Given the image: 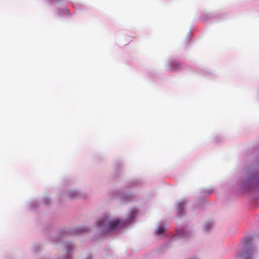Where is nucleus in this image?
<instances>
[{"label": "nucleus", "instance_id": "f03ea898", "mask_svg": "<svg viewBox=\"0 0 259 259\" xmlns=\"http://www.w3.org/2000/svg\"><path fill=\"white\" fill-rule=\"evenodd\" d=\"M236 187L243 192L259 188V173L250 171L246 176L237 183Z\"/></svg>", "mask_w": 259, "mask_h": 259}, {"label": "nucleus", "instance_id": "4468645a", "mask_svg": "<svg viewBox=\"0 0 259 259\" xmlns=\"http://www.w3.org/2000/svg\"><path fill=\"white\" fill-rule=\"evenodd\" d=\"M42 201L46 204H49L51 202V199L48 197H45L42 199Z\"/></svg>", "mask_w": 259, "mask_h": 259}, {"label": "nucleus", "instance_id": "9b49d317", "mask_svg": "<svg viewBox=\"0 0 259 259\" xmlns=\"http://www.w3.org/2000/svg\"><path fill=\"white\" fill-rule=\"evenodd\" d=\"M88 230V228L85 226H81L76 229V233H80L86 232Z\"/></svg>", "mask_w": 259, "mask_h": 259}, {"label": "nucleus", "instance_id": "a211bd4d", "mask_svg": "<svg viewBox=\"0 0 259 259\" xmlns=\"http://www.w3.org/2000/svg\"><path fill=\"white\" fill-rule=\"evenodd\" d=\"M212 190H207V194H210L212 193Z\"/></svg>", "mask_w": 259, "mask_h": 259}, {"label": "nucleus", "instance_id": "0eeeda50", "mask_svg": "<svg viewBox=\"0 0 259 259\" xmlns=\"http://www.w3.org/2000/svg\"><path fill=\"white\" fill-rule=\"evenodd\" d=\"M73 249L74 246L72 243L67 242L64 246L65 254L63 255V259H70Z\"/></svg>", "mask_w": 259, "mask_h": 259}, {"label": "nucleus", "instance_id": "dca6fc26", "mask_svg": "<svg viewBox=\"0 0 259 259\" xmlns=\"http://www.w3.org/2000/svg\"><path fill=\"white\" fill-rule=\"evenodd\" d=\"M221 140H222V138L220 136H218L217 138H214L213 139V141L216 143L219 142L221 141Z\"/></svg>", "mask_w": 259, "mask_h": 259}, {"label": "nucleus", "instance_id": "412c9836", "mask_svg": "<svg viewBox=\"0 0 259 259\" xmlns=\"http://www.w3.org/2000/svg\"><path fill=\"white\" fill-rule=\"evenodd\" d=\"M35 203L34 201H31V202H30V205H33V203Z\"/></svg>", "mask_w": 259, "mask_h": 259}, {"label": "nucleus", "instance_id": "f3484780", "mask_svg": "<svg viewBox=\"0 0 259 259\" xmlns=\"http://www.w3.org/2000/svg\"><path fill=\"white\" fill-rule=\"evenodd\" d=\"M120 193V191L119 190H115L114 192V195H116V194H118Z\"/></svg>", "mask_w": 259, "mask_h": 259}, {"label": "nucleus", "instance_id": "aec40b11", "mask_svg": "<svg viewBox=\"0 0 259 259\" xmlns=\"http://www.w3.org/2000/svg\"><path fill=\"white\" fill-rule=\"evenodd\" d=\"M46 1H47V2H51V1H50V0H46ZM55 1H56L57 2H60V0H55Z\"/></svg>", "mask_w": 259, "mask_h": 259}, {"label": "nucleus", "instance_id": "ddd939ff", "mask_svg": "<svg viewBox=\"0 0 259 259\" xmlns=\"http://www.w3.org/2000/svg\"><path fill=\"white\" fill-rule=\"evenodd\" d=\"M69 14V10L65 8L61 12H59V14L60 15H65Z\"/></svg>", "mask_w": 259, "mask_h": 259}, {"label": "nucleus", "instance_id": "6e6552de", "mask_svg": "<svg viewBox=\"0 0 259 259\" xmlns=\"http://www.w3.org/2000/svg\"><path fill=\"white\" fill-rule=\"evenodd\" d=\"M191 231L189 228L187 227L180 228L177 231L176 234L178 237H187L191 234Z\"/></svg>", "mask_w": 259, "mask_h": 259}, {"label": "nucleus", "instance_id": "7ed1b4c3", "mask_svg": "<svg viewBox=\"0 0 259 259\" xmlns=\"http://www.w3.org/2000/svg\"><path fill=\"white\" fill-rule=\"evenodd\" d=\"M256 250L252 245L244 246L237 259H255Z\"/></svg>", "mask_w": 259, "mask_h": 259}, {"label": "nucleus", "instance_id": "6ab92c4d", "mask_svg": "<svg viewBox=\"0 0 259 259\" xmlns=\"http://www.w3.org/2000/svg\"><path fill=\"white\" fill-rule=\"evenodd\" d=\"M85 259H94L92 256H89Z\"/></svg>", "mask_w": 259, "mask_h": 259}, {"label": "nucleus", "instance_id": "423d86ee", "mask_svg": "<svg viewBox=\"0 0 259 259\" xmlns=\"http://www.w3.org/2000/svg\"><path fill=\"white\" fill-rule=\"evenodd\" d=\"M62 195L70 198H75L80 197L81 196V192L78 190L69 189L64 191Z\"/></svg>", "mask_w": 259, "mask_h": 259}, {"label": "nucleus", "instance_id": "39448f33", "mask_svg": "<svg viewBox=\"0 0 259 259\" xmlns=\"http://www.w3.org/2000/svg\"><path fill=\"white\" fill-rule=\"evenodd\" d=\"M167 227L165 224L159 223L156 226L154 232V236L158 239H162L166 236L165 232Z\"/></svg>", "mask_w": 259, "mask_h": 259}, {"label": "nucleus", "instance_id": "9d476101", "mask_svg": "<svg viewBox=\"0 0 259 259\" xmlns=\"http://www.w3.org/2000/svg\"><path fill=\"white\" fill-rule=\"evenodd\" d=\"M120 198L125 201H129L133 199L134 195L131 194H127L121 196Z\"/></svg>", "mask_w": 259, "mask_h": 259}, {"label": "nucleus", "instance_id": "1a4fd4ad", "mask_svg": "<svg viewBox=\"0 0 259 259\" xmlns=\"http://www.w3.org/2000/svg\"><path fill=\"white\" fill-rule=\"evenodd\" d=\"M186 205V202L185 200H182L179 201L176 205L177 212L179 214H181L182 211L185 208Z\"/></svg>", "mask_w": 259, "mask_h": 259}, {"label": "nucleus", "instance_id": "2eb2a0df", "mask_svg": "<svg viewBox=\"0 0 259 259\" xmlns=\"http://www.w3.org/2000/svg\"><path fill=\"white\" fill-rule=\"evenodd\" d=\"M208 14L206 13H204L202 15L201 19L203 20H205L206 19V17H208Z\"/></svg>", "mask_w": 259, "mask_h": 259}, {"label": "nucleus", "instance_id": "f8f14e48", "mask_svg": "<svg viewBox=\"0 0 259 259\" xmlns=\"http://www.w3.org/2000/svg\"><path fill=\"white\" fill-rule=\"evenodd\" d=\"M213 226V224L211 222H207L204 225L203 228L205 230H207L211 228Z\"/></svg>", "mask_w": 259, "mask_h": 259}, {"label": "nucleus", "instance_id": "f257e3e1", "mask_svg": "<svg viewBox=\"0 0 259 259\" xmlns=\"http://www.w3.org/2000/svg\"><path fill=\"white\" fill-rule=\"evenodd\" d=\"M138 209L133 208L130 209L127 215L126 220H120L118 218L113 219L109 215H105L100 218L96 222V225L99 230L103 233L120 229L124 226L126 222H130L137 215Z\"/></svg>", "mask_w": 259, "mask_h": 259}, {"label": "nucleus", "instance_id": "20e7f679", "mask_svg": "<svg viewBox=\"0 0 259 259\" xmlns=\"http://www.w3.org/2000/svg\"><path fill=\"white\" fill-rule=\"evenodd\" d=\"M164 69L169 72H177L182 68V64L174 58L166 60L164 64Z\"/></svg>", "mask_w": 259, "mask_h": 259}]
</instances>
